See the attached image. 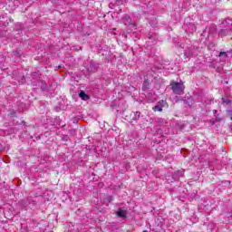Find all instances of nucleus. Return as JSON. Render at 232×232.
Returning <instances> with one entry per match:
<instances>
[{
  "mask_svg": "<svg viewBox=\"0 0 232 232\" xmlns=\"http://www.w3.org/2000/svg\"><path fill=\"white\" fill-rule=\"evenodd\" d=\"M171 86H172V91L177 95H182V93H184V83L174 82H172Z\"/></svg>",
  "mask_w": 232,
  "mask_h": 232,
  "instance_id": "nucleus-1",
  "label": "nucleus"
},
{
  "mask_svg": "<svg viewBox=\"0 0 232 232\" xmlns=\"http://www.w3.org/2000/svg\"><path fill=\"white\" fill-rule=\"evenodd\" d=\"M122 23L123 24H125V26H128L129 28V33L130 32H133V28H137V25L135 24V23L131 22V18L130 17V15H125L122 18Z\"/></svg>",
  "mask_w": 232,
  "mask_h": 232,
  "instance_id": "nucleus-2",
  "label": "nucleus"
},
{
  "mask_svg": "<svg viewBox=\"0 0 232 232\" xmlns=\"http://www.w3.org/2000/svg\"><path fill=\"white\" fill-rule=\"evenodd\" d=\"M126 211L121 209V208H119L118 211H117V216L120 217L121 218H126Z\"/></svg>",
  "mask_w": 232,
  "mask_h": 232,
  "instance_id": "nucleus-3",
  "label": "nucleus"
},
{
  "mask_svg": "<svg viewBox=\"0 0 232 232\" xmlns=\"http://www.w3.org/2000/svg\"><path fill=\"white\" fill-rule=\"evenodd\" d=\"M79 97L81 99H82V101H88V99H90V96H88V94L84 93L83 91H82L80 93H79Z\"/></svg>",
  "mask_w": 232,
  "mask_h": 232,
  "instance_id": "nucleus-4",
  "label": "nucleus"
},
{
  "mask_svg": "<svg viewBox=\"0 0 232 232\" xmlns=\"http://www.w3.org/2000/svg\"><path fill=\"white\" fill-rule=\"evenodd\" d=\"M152 110H153L154 111H162V105L158 104V105L154 106V107L152 108Z\"/></svg>",
  "mask_w": 232,
  "mask_h": 232,
  "instance_id": "nucleus-5",
  "label": "nucleus"
},
{
  "mask_svg": "<svg viewBox=\"0 0 232 232\" xmlns=\"http://www.w3.org/2000/svg\"><path fill=\"white\" fill-rule=\"evenodd\" d=\"M160 106H162V108H164V106H166V101L162 100L159 102Z\"/></svg>",
  "mask_w": 232,
  "mask_h": 232,
  "instance_id": "nucleus-6",
  "label": "nucleus"
},
{
  "mask_svg": "<svg viewBox=\"0 0 232 232\" xmlns=\"http://www.w3.org/2000/svg\"><path fill=\"white\" fill-rule=\"evenodd\" d=\"M227 57V53H226V52H221V53H219V57Z\"/></svg>",
  "mask_w": 232,
  "mask_h": 232,
  "instance_id": "nucleus-7",
  "label": "nucleus"
},
{
  "mask_svg": "<svg viewBox=\"0 0 232 232\" xmlns=\"http://www.w3.org/2000/svg\"><path fill=\"white\" fill-rule=\"evenodd\" d=\"M222 101H223L224 104H229L231 102V101L226 100L224 98H222Z\"/></svg>",
  "mask_w": 232,
  "mask_h": 232,
  "instance_id": "nucleus-8",
  "label": "nucleus"
},
{
  "mask_svg": "<svg viewBox=\"0 0 232 232\" xmlns=\"http://www.w3.org/2000/svg\"><path fill=\"white\" fill-rule=\"evenodd\" d=\"M142 90H143V92H146V90H148V86L146 85V82L144 83Z\"/></svg>",
  "mask_w": 232,
  "mask_h": 232,
  "instance_id": "nucleus-9",
  "label": "nucleus"
},
{
  "mask_svg": "<svg viewBox=\"0 0 232 232\" xmlns=\"http://www.w3.org/2000/svg\"><path fill=\"white\" fill-rule=\"evenodd\" d=\"M228 115H229V117H230V119L232 121V109L230 111H228Z\"/></svg>",
  "mask_w": 232,
  "mask_h": 232,
  "instance_id": "nucleus-10",
  "label": "nucleus"
},
{
  "mask_svg": "<svg viewBox=\"0 0 232 232\" xmlns=\"http://www.w3.org/2000/svg\"><path fill=\"white\" fill-rule=\"evenodd\" d=\"M143 232H148V230H144Z\"/></svg>",
  "mask_w": 232,
  "mask_h": 232,
  "instance_id": "nucleus-11",
  "label": "nucleus"
},
{
  "mask_svg": "<svg viewBox=\"0 0 232 232\" xmlns=\"http://www.w3.org/2000/svg\"><path fill=\"white\" fill-rule=\"evenodd\" d=\"M218 121H220V119H218Z\"/></svg>",
  "mask_w": 232,
  "mask_h": 232,
  "instance_id": "nucleus-12",
  "label": "nucleus"
}]
</instances>
